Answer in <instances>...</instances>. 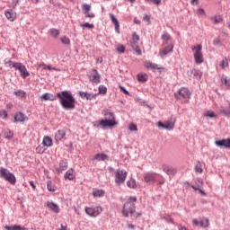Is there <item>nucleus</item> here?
<instances>
[{"instance_id": "obj_5", "label": "nucleus", "mask_w": 230, "mask_h": 230, "mask_svg": "<svg viewBox=\"0 0 230 230\" xmlns=\"http://www.w3.org/2000/svg\"><path fill=\"white\" fill-rule=\"evenodd\" d=\"M191 49L193 51L194 55V60L196 64H202L204 62V55L202 54V46L197 45V46H192Z\"/></svg>"}, {"instance_id": "obj_27", "label": "nucleus", "mask_w": 230, "mask_h": 230, "mask_svg": "<svg viewBox=\"0 0 230 230\" xmlns=\"http://www.w3.org/2000/svg\"><path fill=\"white\" fill-rule=\"evenodd\" d=\"M111 20L112 23L115 26V31L116 33H119V22H118V19L114 16V14H110Z\"/></svg>"}, {"instance_id": "obj_54", "label": "nucleus", "mask_w": 230, "mask_h": 230, "mask_svg": "<svg viewBox=\"0 0 230 230\" xmlns=\"http://www.w3.org/2000/svg\"><path fill=\"white\" fill-rule=\"evenodd\" d=\"M116 49L118 53H125V46L123 45H118Z\"/></svg>"}, {"instance_id": "obj_49", "label": "nucleus", "mask_w": 230, "mask_h": 230, "mask_svg": "<svg viewBox=\"0 0 230 230\" xmlns=\"http://www.w3.org/2000/svg\"><path fill=\"white\" fill-rule=\"evenodd\" d=\"M128 130H130L131 132H137V126L134 123H130L128 125Z\"/></svg>"}, {"instance_id": "obj_15", "label": "nucleus", "mask_w": 230, "mask_h": 230, "mask_svg": "<svg viewBox=\"0 0 230 230\" xmlns=\"http://www.w3.org/2000/svg\"><path fill=\"white\" fill-rule=\"evenodd\" d=\"M4 15L7 19V21H10L11 22H13L15 19H17V13L13 11V9H7L4 11Z\"/></svg>"}, {"instance_id": "obj_20", "label": "nucleus", "mask_w": 230, "mask_h": 230, "mask_svg": "<svg viewBox=\"0 0 230 230\" xmlns=\"http://www.w3.org/2000/svg\"><path fill=\"white\" fill-rule=\"evenodd\" d=\"M144 66L146 69H152L153 71H155V69H161L159 65L153 63L152 61H145Z\"/></svg>"}, {"instance_id": "obj_34", "label": "nucleus", "mask_w": 230, "mask_h": 230, "mask_svg": "<svg viewBox=\"0 0 230 230\" xmlns=\"http://www.w3.org/2000/svg\"><path fill=\"white\" fill-rule=\"evenodd\" d=\"M126 184L128 188H130L131 190H136L137 188V184H136V180H134V178H130Z\"/></svg>"}, {"instance_id": "obj_31", "label": "nucleus", "mask_w": 230, "mask_h": 230, "mask_svg": "<svg viewBox=\"0 0 230 230\" xmlns=\"http://www.w3.org/2000/svg\"><path fill=\"white\" fill-rule=\"evenodd\" d=\"M66 181H73L75 179V170L69 169L65 175Z\"/></svg>"}, {"instance_id": "obj_17", "label": "nucleus", "mask_w": 230, "mask_h": 230, "mask_svg": "<svg viewBox=\"0 0 230 230\" xmlns=\"http://www.w3.org/2000/svg\"><path fill=\"white\" fill-rule=\"evenodd\" d=\"M26 121V115L22 112H16L13 117V123H24Z\"/></svg>"}, {"instance_id": "obj_36", "label": "nucleus", "mask_w": 230, "mask_h": 230, "mask_svg": "<svg viewBox=\"0 0 230 230\" xmlns=\"http://www.w3.org/2000/svg\"><path fill=\"white\" fill-rule=\"evenodd\" d=\"M4 137L5 139H12V137H13V131L8 128L4 130Z\"/></svg>"}, {"instance_id": "obj_21", "label": "nucleus", "mask_w": 230, "mask_h": 230, "mask_svg": "<svg viewBox=\"0 0 230 230\" xmlns=\"http://www.w3.org/2000/svg\"><path fill=\"white\" fill-rule=\"evenodd\" d=\"M40 100H44V102H55V100H57V97L51 93H43L40 96Z\"/></svg>"}, {"instance_id": "obj_42", "label": "nucleus", "mask_w": 230, "mask_h": 230, "mask_svg": "<svg viewBox=\"0 0 230 230\" xmlns=\"http://www.w3.org/2000/svg\"><path fill=\"white\" fill-rule=\"evenodd\" d=\"M81 27L83 28V30H85V28H88L89 30H93L94 28V24L85 22V23H81Z\"/></svg>"}, {"instance_id": "obj_62", "label": "nucleus", "mask_w": 230, "mask_h": 230, "mask_svg": "<svg viewBox=\"0 0 230 230\" xmlns=\"http://www.w3.org/2000/svg\"><path fill=\"white\" fill-rule=\"evenodd\" d=\"M143 20L146 22H150V16H148V14H146L143 18Z\"/></svg>"}, {"instance_id": "obj_3", "label": "nucleus", "mask_w": 230, "mask_h": 230, "mask_svg": "<svg viewBox=\"0 0 230 230\" xmlns=\"http://www.w3.org/2000/svg\"><path fill=\"white\" fill-rule=\"evenodd\" d=\"M136 202H137V198L136 196L128 199L123 206L122 213L124 217H128V215H134V213H136Z\"/></svg>"}, {"instance_id": "obj_29", "label": "nucleus", "mask_w": 230, "mask_h": 230, "mask_svg": "<svg viewBox=\"0 0 230 230\" xmlns=\"http://www.w3.org/2000/svg\"><path fill=\"white\" fill-rule=\"evenodd\" d=\"M130 44L131 47H136L139 44V35L136 34V32L132 34V40L130 41Z\"/></svg>"}, {"instance_id": "obj_25", "label": "nucleus", "mask_w": 230, "mask_h": 230, "mask_svg": "<svg viewBox=\"0 0 230 230\" xmlns=\"http://www.w3.org/2000/svg\"><path fill=\"white\" fill-rule=\"evenodd\" d=\"M230 102L226 106H222L219 110L220 114L223 116H230V107H229Z\"/></svg>"}, {"instance_id": "obj_59", "label": "nucleus", "mask_w": 230, "mask_h": 230, "mask_svg": "<svg viewBox=\"0 0 230 230\" xmlns=\"http://www.w3.org/2000/svg\"><path fill=\"white\" fill-rule=\"evenodd\" d=\"M198 15H206V11L203 8L198 9Z\"/></svg>"}, {"instance_id": "obj_55", "label": "nucleus", "mask_w": 230, "mask_h": 230, "mask_svg": "<svg viewBox=\"0 0 230 230\" xmlns=\"http://www.w3.org/2000/svg\"><path fill=\"white\" fill-rule=\"evenodd\" d=\"M39 67H43V69H48L49 71H51V69H53L51 66H46V64L44 63H40Z\"/></svg>"}, {"instance_id": "obj_60", "label": "nucleus", "mask_w": 230, "mask_h": 230, "mask_svg": "<svg viewBox=\"0 0 230 230\" xmlns=\"http://www.w3.org/2000/svg\"><path fill=\"white\" fill-rule=\"evenodd\" d=\"M119 89H120V91H121L122 93H124V94H127V95L130 94V93H128V91H127V89H125V87L119 86Z\"/></svg>"}, {"instance_id": "obj_58", "label": "nucleus", "mask_w": 230, "mask_h": 230, "mask_svg": "<svg viewBox=\"0 0 230 230\" xmlns=\"http://www.w3.org/2000/svg\"><path fill=\"white\" fill-rule=\"evenodd\" d=\"M13 230H27V228L26 227H22V226H21L19 225H14Z\"/></svg>"}, {"instance_id": "obj_8", "label": "nucleus", "mask_w": 230, "mask_h": 230, "mask_svg": "<svg viewBox=\"0 0 230 230\" xmlns=\"http://www.w3.org/2000/svg\"><path fill=\"white\" fill-rule=\"evenodd\" d=\"M102 211L103 208L101 206L85 208L86 215H88V217H91L92 218H96V217L102 215Z\"/></svg>"}, {"instance_id": "obj_38", "label": "nucleus", "mask_w": 230, "mask_h": 230, "mask_svg": "<svg viewBox=\"0 0 230 230\" xmlns=\"http://www.w3.org/2000/svg\"><path fill=\"white\" fill-rule=\"evenodd\" d=\"M93 195L95 199H98V197H103L105 195V190H94L93 192Z\"/></svg>"}, {"instance_id": "obj_43", "label": "nucleus", "mask_w": 230, "mask_h": 230, "mask_svg": "<svg viewBox=\"0 0 230 230\" xmlns=\"http://www.w3.org/2000/svg\"><path fill=\"white\" fill-rule=\"evenodd\" d=\"M99 94H107V87L104 85H99Z\"/></svg>"}, {"instance_id": "obj_41", "label": "nucleus", "mask_w": 230, "mask_h": 230, "mask_svg": "<svg viewBox=\"0 0 230 230\" xmlns=\"http://www.w3.org/2000/svg\"><path fill=\"white\" fill-rule=\"evenodd\" d=\"M221 83L224 84H226V87H230V80L227 79V76L223 75V76L221 77Z\"/></svg>"}, {"instance_id": "obj_63", "label": "nucleus", "mask_w": 230, "mask_h": 230, "mask_svg": "<svg viewBox=\"0 0 230 230\" xmlns=\"http://www.w3.org/2000/svg\"><path fill=\"white\" fill-rule=\"evenodd\" d=\"M199 0H190V4L195 6V4H199Z\"/></svg>"}, {"instance_id": "obj_30", "label": "nucleus", "mask_w": 230, "mask_h": 230, "mask_svg": "<svg viewBox=\"0 0 230 230\" xmlns=\"http://www.w3.org/2000/svg\"><path fill=\"white\" fill-rule=\"evenodd\" d=\"M162 40H164V46H166V44H172V42H170V40H172V36H170L168 32H165L162 35Z\"/></svg>"}, {"instance_id": "obj_44", "label": "nucleus", "mask_w": 230, "mask_h": 230, "mask_svg": "<svg viewBox=\"0 0 230 230\" xmlns=\"http://www.w3.org/2000/svg\"><path fill=\"white\" fill-rule=\"evenodd\" d=\"M47 188H48L49 191L55 192L57 190V189H55V185H53V183L51 181H48Z\"/></svg>"}, {"instance_id": "obj_7", "label": "nucleus", "mask_w": 230, "mask_h": 230, "mask_svg": "<svg viewBox=\"0 0 230 230\" xmlns=\"http://www.w3.org/2000/svg\"><path fill=\"white\" fill-rule=\"evenodd\" d=\"M127 175H128V172H127V171L123 169H118L115 172V183H117L118 186L123 184L127 180Z\"/></svg>"}, {"instance_id": "obj_48", "label": "nucleus", "mask_w": 230, "mask_h": 230, "mask_svg": "<svg viewBox=\"0 0 230 230\" xmlns=\"http://www.w3.org/2000/svg\"><path fill=\"white\" fill-rule=\"evenodd\" d=\"M204 116H206L207 118H217L216 113L211 111H208L207 112H205Z\"/></svg>"}, {"instance_id": "obj_35", "label": "nucleus", "mask_w": 230, "mask_h": 230, "mask_svg": "<svg viewBox=\"0 0 230 230\" xmlns=\"http://www.w3.org/2000/svg\"><path fill=\"white\" fill-rule=\"evenodd\" d=\"M199 226L203 228L209 227V219L208 217H202L199 221Z\"/></svg>"}, {"instance_id": "obj_52", "label": "nucleus", "mask_w": 230, "mask_h": 230, "mask_svg": "<svg viewBox=\"0 0 230 230\" xmlns=\"http://www.w3.org/2000/svg\"><path fill=\"white\" fill-rule=\"evenodd\" d=\"M131 48L134 49L136 55H138V56L142 55L141 49H139V45H136V47H131Z\"/></svg>"}, {"instance_id": "obj_56", "label": "nucleus", "mask_w": 230, "mask_h": 230, "mask_svg": "<svg viewBox=\"0 0 230 230\" xmlns=\"http://www.w3.org/2000/svg\"><path fill=\"white\" fill-rule=\"evenodd\" d=\"M0 116H1V118H3L4 119H6V118H8V113L6 112V111L1 110V111H0Z\"/></svg>"}, {"instance_id": "obj_18", "label": "nucleus", "mask_w": 230, "mask_h": 230, "mask_svg": "<svg viewBox=\"0 0 230 230\" xmlns=\"http://www.w3.org/2000/svg\"><path fill=\"white\" fill-rule=\"evenodd\" d=\"M66 128L59 129L55 134V141L56 143H58L59 141H62L64 137H66Z\"/></svg>"}, {"instance_id": "obj_14", "label": "nucleus", "mask_w": 230, "mask_h": 230, "mask_svg": "<svg viewBox=\"0 0 230 230\" xmlns=\"http://www.w3.org/2000/svg\"><path fill=\"white\" fill-rule=\"evenodd\" d=\"M46 206L49 208V211H52V213H56V215H58V213H60V208L57 203L53 201H47Z\"/></svg>"}, {"instance_id": "obj_12", "label": "nucleus", "mask_w": 230, "mask_h": 230, "mask_svg": "<svg viewBox=\"0 0 230 230\" xmlns=\"http://www.w3.org/2000/svg\"><path fill=\"white\" fill-rule=\"evenodd\" d=\"M144 181L146 184H155L157 181V173L155 172H146L144 173Z\"/></svg>"}, {"instance_id": "obj_61", "label": "nucleus", "mask_w": 230, "mask_h": 230, "mask_svg": "<svg viewBox=\"0 0 230 230\" xmlns=\"http://www.w3.org/2000/svg\"><path fill=\"white\" fill-rule=\"evenodd\" d=\"M192 225L198 226H200V222L197 219H192Z\"/></svg>"}, {"instance_id": "obj_23", "label": "nucleus", "mask_w": 230, "mask_h": 230, "mask_svg": "<svg viewBox=\"0 0 230 230\" xmlns=\"http://www.w3.org/2000/svg\"><path fill=\"white\" fill-rule=\"evenodd\" d=\"M4 64L5 66V67H10L12 69V67H13L14 69L17 67V65L19 64V62H13L11 58H5L4 60Z\"/></svg>"}, {"instance_id": "obj_50", "label": "nucleus", "mask_w": 230, "mask_h": 230, "mask_svg": "<svg viewBox=\"0 0 230 230\" xmlns=\"http://www.w3.org/2000/svg\"><path fill=\"white\" fill-rule=\"evenodd\" d=\"M83 12L84 13H85L86 12H91V5L89 4H84Z\"/></svg>"}, {"instance_id": "obj_26", "label": "nucleus", "mask_w": 230, "mask_h": 230, "mask_svg": "<svg viewBox=\"0 0 230 230\" xmlns=\"http://www.w3.org/2000/svg\"><path fill=\"white\" fill-rule=\"evenodd\" d=\"M94 161H109V155L105 154H96L93 156Z\"/></svg>"}, {"instance_id": "obj_9", "label": "nucleus", "mask_w": 230, "mask_h": 230, "mask_svg": "<svg viewBox=\"0 0 230 230\" xmlns=\"http://www.w3.org/2000/svg\"><path fill=\"white\" fill-rule=\"evenodd\" d=\"M88 78L92 84H100L101 76L100 73H98V70H96V68L91 70Z\"/></svg>"}, {"instance_id": "obj_32", "label": "nucleus", "mask_w": 230, "mask_h": 230, "mask_svg": "<svg viewBox=\"0 0 230 230\" xmlns=\"http://www.w3.org/2000/svg\"><path fill=\"white\" fill-rule=\"evenodd\" d=\"M49 35H50V37H53V39H58V35H60V31L55 28L49 29Z\"/></svg>"}, {"instance_id": "obj_53", "label": "nucleus", "mask_w": 230, "mask_h": 230, "mask_svg": "<svg viewBox=\"0 0 230 230\" xmlns=\"http://www.w3.org/2000/svg\"><path fill=\"white\" fill-rule=\"evenodd\" d=\"M162 218L164 220H166V222H168V224H175V222H173V219L171 218L170 216H163Z\"/></svg>"}, {"instance_id": "obj_33", "label": "nucleus", "mask_w": 230, "mask_h": 230, "mask_svg": "<svg viewBox=\"0 0 230 230\" xmlns=\"http://www.w3.org/2000/svg\"><path fill=\"white\" fill-rule=\"evenodd\" d=\"M210 21L214 24H220V22H222V21H224V17L222 15H215L210 18Z\"/></svg>"}, {"instance_id": "obj_2", "label": "nucleus", "mask_w": 230, "mask_h": 230, "mask_svg": "<svg viewBox=\"0 0 230 230\" xmlns=\"http://www.w3.org/2000/svg\"><path fill=\"white\" fill-rule=\"evenodd\" d=\"M105 119L100 120L99 125L102 128H112L118 126V121H116V116L111 111H105Z\"/></svg>"}, {"instance_id": "obj_28", "label": "nucleus", "mask_w": 230, "mask_h": 230, "mask_svg": "<svg viewBox=\"0 0 230 230\" xmlns=\"http://www.w3.org/2000/svg\"><path fill=\"white\" fill-rule=\"evenodd\" d=\"M43 146H47V148H49V146H53V139L49 137H44L42 141Z\"/></svg>"}, {"instance_id": "obj_45", "label": "nucleus", "mask_w": 230, "mask_h": 230, "mask_svg": "<svg viewBox=\"0 0 230 230\" xmlns=\"http://www.w3.org/2000/svg\"><path fill=\"white\" fill-rule=\"evenodd\" d=\"M62 44H66V46H69V44H71V40H69V38L64 36L60 39Z\"/></svg>"}, {"instance_id": "obj_39", "label": "nucleus", "mask_w": 230, "mask_h": 230, "mask_svg": "<svg viewBox=\"0 0 230 230\" xmlns=\"http://www.w3.org/2000/svg\"><path fill=\"white\" fill-rule=\"evenodd\" d=\"M66 170H67V163L65 160H63L59 163V168L58 169V171L61 172Z\"/></svg>"}, {"instance_id": "obj_40", "label": "nucleus", "mask_w": 230, "mask_h": 230, "mask_svg": "<svg viewBox=\"0 0 230 230\" xmlns=\"http://www.w3.org/2000/svg\"><path fill=\"white\" fill-rule=\"evenodd\" d=\"M15 96L18 98H26V92L24 90H19L14 92Z\"/></svg>"}, {"instance_id": "obj_57", "label": "nucleus", "mask_w": 230, "mask_h": 230, "mask_svg": "<svg viewBox=\"0 0 230 230\" xmlns=\"http://www.w3.org/2000/svg\"><path fill=\"white\" fill-rule=\"evenodd\" d=\"M84 13V15H85L86 17H88L89 19H94V13H90L89 11L86 12V13Z\"/></svg>"}, {"instance_id": "obj_6", "label": "nucleus", "mask_w": 230, "mask_h": 230, "mask_svg": "<svg viewBox=\"0 0 230 230\" xmlns=\"http://www.w3.org/2000/svg\"><path fill=\"white\" fill-rule=\"evenodd\" d=\"M174 96L176 100H184L185 102H188V100L191 96V92L186 87H182L177 91L176 93H174Z\"/></svg>"}, {"instance_id": "obj_1", "label": "nucleus", "mask_w": 230, "mask_h": 230, "mask_svg": "<svg viewBox=\"0 0 230 230\" xmlns=\"http://www.w3.org/2000/svg\"><path fill=\"white\" fill-rule=\"evenodd\" d=\"M57 96L59 98V102L61 103L63 109H66V111H73V109H75L76 99H75L70 91L58 93Z\"/></svg>"}, {"instance_id": "obj_11", "label": "nucleus", "mask_w": 230, "mask_h": 230, "mask_svg": "<svg viewBox=\"0 0 230 230\" xmlns=\"http://www.w3.org/2000/svg\"><path fill=\"white\" fill-rule=\"evenodd\" d=\"M14 69L15 71H20L22 78H28V76H30V72H28V69H26V66L21 62H18V65H16Z\"/></svg>"}, {"instance_id": "obj_51", "label": "nucleus", "mask_w": 230, "mask_h": 230, "mask_svg": "<svg viewBox=\"0 0 230 230\" xmlns=\"http://www.w3.org/2000/svg\"><path fill=\"white\" fill-rule=\"evenodd\" d=\"M227 66H229V62L227 61V58L223 59L221 64H220V66L223 69H226L227 67Z\"/></svg>"}, {"instance_id": "obj_10", "label": "nucleus", "mask_w": 230, "mask_h": 230, "mask_svg": "<svg viewBox=\"0 0 230 230\" xmlns=\"http://www.w3.org/2000/svg\"><path fill=\"white\" fill-rule=\"evenodd\" d=\"M173 51V44L172 43H167L164 45V48L160 49L159 55L162 58H164L166 55L172 53Z\"/></svg>"}, {"instance_id": "obj_4", "label": "nucleus", "mask_w": 230, "mask_h": 230, "mask_svg": "<svg viewBox=\"0 0 230 230\" xmlns=\"http://www.w3.org/2000/svg\"><path fill=\"white\" fill-rule=\"evenodd\" d=\"M0 177L2 179H4V181H7V182H10V184L14 185L15 182H17V180L15 178V175L12 173L8 169L6 168H0Z\"/></svg>"}, {"instance_id": "obj_16", "label": "nucleus", "mask_w": 230, "mask_h": 230, "mask_svg": "<svg viewBox=\"0 0 230 230\" xmlns=\"http://www.w3.org/2000/svg\"><path fill=\"white\" fill-rule=\"evenodd\" d=\"M215 145L217 146H219V148H230V139H222V140H217L215 142Z\"/></svg>"}, {"instance_id": "obj_13", "label": "nucleus", "mask_w": 230, "mask_h": 230, "mask_svg": "<svg viewBox=\"0 0 230 230\" xmlns=\"http://www.w3.org/2000/svg\"><path fill=\"white\" fill-rule=\"evenodd\" d=\"M157 127H161L165 130H173V128H175V122H172L170 120H167L165 122L158 121Z\"/></svg>"}, {"instance_id": "obj_37", "label": "nucleus", "mask_w": 230, "mask_h": 230, "mask_svg": "<svg viewBox=\"0 0 230 230\" xmlns=\"http://www.w3.org/2000/svg\"><path fill=\"white\" fill-rule=\"evenodd\" d=\"M137 80L141 84H145V82H146V80H148V75H146V74H138L137 75Z\"/></svg>"}, {"instance_id": "obj_19", "label": "nucleus", "mask_w": 230, "mask_h": 230, "mask_svg": "<svg viewBox=\"0 0 230 230\" xmlns=\"http://www.w3.org/2000/svg\"><path fill=\"white\" fill-rule=\"evenodd\" d=\"M80 98L86 99V100H94L98 94L96 93H89L87 92H79Z\"/></svg>"}, {"instance_id": "obj_64", "label": "nucleus", "mask_w": 230, "mask_h": 230, "mask_svg": "<svg viewBox=\"0 0 230 230\" xmlns=\"http://www.w3.org/2000/svg\"><path fill=\"white\" fill-rule=\"evenodd\" d=\"M128 229L134 230L136 229V226H134L132 224H128Z\"/></svg>"}, {"instance_id": "obj_22", "label": "nucleus", "mask_w": 230, "mask_h": 230, "mask_svg": "<svg viewBox=\"0 0 230 230\" xmlns=\"http://www.w3.org/2000/svg\"><path fill=\"white\" fill-rule=\"evenodd\" d=\"M163 171L167 174V175H175L177 173V169L172 167V166H163Z\"/></svg>"}, {"instance_id": "obj_46", "label": "nucleus", "mask_w": 230, "mask_h": 230, "mask_svg": "<svg viewBox=\"0 0 230 230\" xmlns=\"http://www.w3.org/2000/svg\"><path fill=\"white\" fill-rule=\"evenodd\" d=\"M44 152H46V147L42 146H38L36 147V154H44Z\"/></svg>"}, {"instance_id": "obj_24", "label": "nucleus", "mask_w": 230, "mask_h": 230, "mask_svg": "<svg viewBox=\"0 0 230 230\" xmlns=\"http://www.w3.org/2000/svg\"><path fill=\"white\" fill-rule=\"evenodd\" d=\"M187 75H189V76H191L193 75V76H195L196 78H200V76H202V72H200V70L190 68L187 72Z\"/></svg>"}, {"instance_id": "obj_47", "label": "nucleus", "mask_w": 230, "mask_h": 230, "mask_svg": "<svg viewBox=\"0 0 230 230\" xmlns=\"http://www.w3.org/2000/svg\"><path fill=\"white\" fill-rule=\"evenodd\" d=\"M195 171L197 172V173H202V164L199 162L195 166Z\"/></svg>"}]
</instances>
